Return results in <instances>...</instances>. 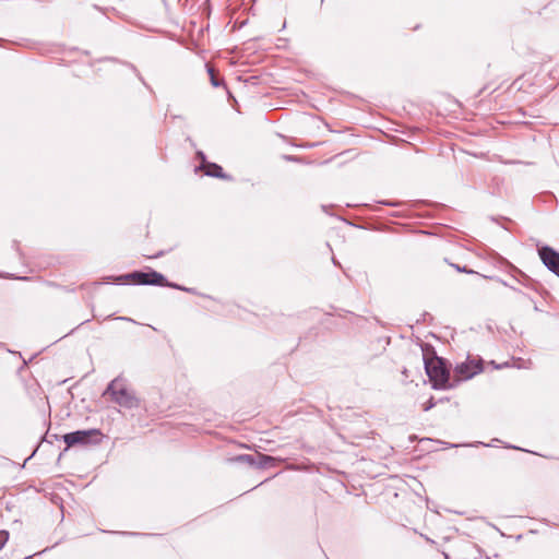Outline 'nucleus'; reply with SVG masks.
Returning <instances> with one entry per match:
<instances>
[{
  "instance_id": "obj_15",
  "label": "nucleus",
  "mask_w": 559,
  "mask_h": 559,
  "mask_svg": "<svg viewBox=\"0 0 559 559\" xmlns=\"http://www.w3.org/2000/svg\"><path fill=\"white\" fill-rule=\"evenodd\" d=\"M171 287L174 288H178V289H182V287L178 286V285H170ZM183 290H187L186 288H183Z\"/></svg>"
},
{
  "instance_id": "obj_2",
  "label": "nucleus",
  "mask_w": 559,
  "mask_h": 559,
  "mask_svg": "<svg viewBox=\"0 0 559 559\" xmlns=\"http://www.w3.org/2000/svg\"><path fill=\"white\" fill-rule=\"evenodd\" d=\"M425 368L435 389H449L452 386L449 384V371L442 366L440 360L433 364L425 361Z\"/></svg>"
},
{
  "instance_id": "obj_12",
  "label": "nucleus",
  "mask_w": 559,
  "mask_h": 559,
  "mask_svg": "<svg viewBox=\"0 0 559 559\" xmlns=\"http://www.w3.org/2000/svg\"><path fill=\"white\" fill-rule=\"evenodd\" d=\"M435 406L433 399L430 397V400L424 405V411L427 412Z\"/></svg>"
},
{
  "instance_id": "obj_1",
  "label": "nucleus",
  "mask_w": 559,
  "mask_h": 559,
  "mask_svg": "<svg viewBox=\"0 0 559 559\" xmlns=\"http://www.w3.org/2000/svg\"><path fill=\"white\" fill-rule=\"evenodd\" d=\"M105 394L110 395L111 400L121 407L134 408L139 405L136 396L121 378L114 379L107 386Z\"/></svg>"
},
{
  "instance_id": "obj_11",
  "label": "nucleus",
  "mask_w": 559,
  "mask_h": 559,
  "mask_svg": "<svg viewBox=\"0 0 559 559\" xmlns=\"http://www.w3.org/2000/svg\"><path fill=\"white\" fill-rule=\"evenodd\" d=\"M209 73H210V76H211V83L213 86H218L219 85V82L218 80L215 78L214 75V70L212 68H209Z\"/></svg>"
},
{
  "instance_id": "obj_6",
  "label": "nucleus",
  "mask_w": 559,
  "mask_h": 559,
  "mask_svg": "<svg viewBox=\"0 0 559 559\" xmlns=\"http://www.w3.org/2000/svg\"><path fill=\"white\" fill-rule=\"evenodd\" d=\"M481 370L480 360H468L455 367V374L460 380H467L481 372Z\"/></svg>"
},
{
  "instance_id": "obj_14",
  "label": "nucleus",
  "mask_w": 559,
  "mask_h": 559,
  "mask_svg": "<svg viewBox=\"0 0 559 559\" xmlns=\"http://www.w3.org/2000/svg\"><path fill=\"white\" fill-rule=\"evenodd\" d=\"M198 156L202 159V162L205 160V156H204V154L202 152H199Z\"/></svg>"
},
{
  "instance_id": "obj_4",
  "label": "nucleus",
  "mask_w": 559,
  "mask_h": 559,
  "mask_svg": "<svg viewBox=\"0 0 559 559\" xmlns=\"http://www.w3.org/2000/svg\"><path fill=\"white\" fill-rule=\"evenodd\" d=\"M102 433L98 429L78 430L74 432L66 433L63 441L67 447H73L76 444L86 445L91 442L93 437H99Z\"/></svg>"
},
{
  "instance_id": "obj_7",
  "label": "nucleus",
  "mask_w": 559,
  "mask_h": 559,
  "mask_svg": "<svg viewBox=\"0 0 559 559\" xmlns=\"http://www.w3.org/2000/svg\"><path fill=\"white\" fill-rule=\"evenodd\" d=\"M205 174L211 177L225 178L223 168L217 164H207Z\"/></svg>"
},
{
  "instance_id": "obj_9",
  "label": "nucleus",
  "mask_w": 559,
  "mask_h": 559,
  "mask_svg": "<svg viewBox=\"0 0 559 559\" xmlns=\"http://www.w3.org/2000/svg\"><path fill=\"white\" fill-rule=\"evenodd\" d=\"M9 539V532L7 531H0V549L4 547Z\"/></svg>"
},
{
  "instance_id": "obj_5",
  "label": "nucleus",
  "mask_w": 559,
  "mask_h": 559,
  "mask_svg": "<svg viewBox=\"0 0 559 559\" xmlns=\"http://www.w3.org/2000/svg\"><path fill=\"white\" fill-rule=\"evenodd\" d=\"M538 253L547 269L559 276V253L548 246L539 248Z\"/></svg>"
},
{
  "instance_id": "obj_8",
  "label": "nucleus",
  "mask_w": 559,
  "mask_h": 559,
  "mask_svg": "<svg viewBox=\"0 0 559 559\" xmlns=\"http://www.w3.org/2000/svg\"><path fill=\"white\" fill-rule=\"evenodd\" d=\"M259 460H260V462L258 463V465L260 467H266V466L274 465V463L276 461L275 457L270 456V455H259Z\"/></svg>"
},
{
  "instance_id": "obj_3",
  "label": "nucleus",
  "mask_w": 559,
  "mask_h": 559,
  "mask_svg": "<svg viewBox=\"0 0 559 559\" xmlns=\"http://www.w3.org/2000/svg\"><path fill=\"white\" fill-rule=\"evenodd\" d=\"M129 280H132L140 285H165L166 281L163 274L155 271H152L151 273L136 271L116 278L119 284H123Z\"/></svg>"
},
{
  "instance_id": "obj_10",
  "label": "nucleus",
  "mask_w": 559,
  "mask_h": 559,
  "mask_svg": "<svg viewBox=\"0 0 559 559\" xmlns=\"http://www.w3.org/2000/svg\"><path fill=\"white\" fill-rule=\"evenodd\" d=\"M238 460L239 461H243V462H247L249 464H255V460H254V456L253 455H250V454H246V455H240L238 456Z\"/></svg>"
},
{
  "instance_id": "obj_13",
  "label": "nucleus",
  "mask_w": 559,
  "mask_h": 559,
  "mask_svg": "<svg viewBox=\"0 0 559 559\" xmlns=\"http://www.w3.org/2000/svg\"><path fill=\"white\" fill-rule=\"evenodd\" d=\"M457 271L460 272H466V273H471L472 271H467L466 267H460V266H455Z\"/></svg>"
}]
</instances>
